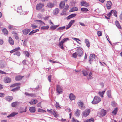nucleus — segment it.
I'll list each match as a JSON object with an SVG mask.
<instances>
[{
	"instance_id": "f257e3e1",
	"label": "nucleus",
	"mask_w": 122,
	"mask_h": 122,
	"mask_svg": "<svg viewBox=\"0 0 122 122\" xmlns=\"http://www.w3.org/2000/svg\"><path fill=\"white\" fill-rule=\"evenodd\" d=\"M101 98L97 96H95L93 100L92 101V103L94 104H97L100 102L101 101Z\"/></svg>"
},
{
	"instance_id": "f03ea898",
	"label": "nucleus",
	"mask_w": 122,
	"mask_h": 122,
	"mask_svg": "<svg viewBox=\"0 0 122 122\" xmlns=\"http://www.w3.org/2000/svg\"><path fill=\"white\" fill-rule=\"evenodd\" d=\"M97 59V56L95 54H91L90 55L89 59V63L91 64L92 62Z\"/></svg>"
},
{
	"instance_id": "7ed1b4c3",
	"label": "nucleus",
	"mask_w": 122,
	"mask_h": 122,
	"mask_svg": "<svg viewBox=\"0 0 122 122\" xmlns=\"http://www.w3.org/2000/svg\"><path fill=\"white\" fill-rule=\"evenodd\" d=\"M90 112V110L89 109H86L82 112V116L84 117H86L89 115Z\"/></svg>"
},
{
	"instance_id": "20e7f679",
	"label": "nucleus",
	"mask_w": 122,
	"mask_h": 122,
	"mask_svg": "<svg viewBox=\"0 0 122 122\" xmlns=\"http://www.w3.org/2000/svg\"><path fill=\"white\" fill-rule=\"evenodd\" d=\"M76 53L77 56L79 57L82 56L83 54V52L80 48L77 49Z\"/></svg>"
},
{
	"instance_id": "39448f33",
	"label": "nucleus",
	"mask_w": 122,
	"mask_h": 122,
	"mask_svg": "<svg viewBox=\"0 0 122 122\" xmlns=\"http://www.w3.org/2000/svg\"><path fill=\"white\" fill-rule=\"evenodd\" d=\"M62 89L59 85L56 86V91L59 94H61L62 92Z\"/></svg>"
},
{
	"instance_id": "423d86ee",
	"label": "nucleus",
	"mask_w": 122,
	"mask_h": 122,
	"mask_svg": "<svg viewBox=\"0 0 122 122\" xmlns=\"http://www.w3.org/2000/svg\"><path fill=\"white\" fill-rule=\"evenodd\" d=\"M5 63L2 60L0 61V68L2 69L5 67Z\"/></svg>"
},
{
	"instance_id": "0eeeda50",
	"label": "nucleus",
	"mask_w": 122,
	"mask_h": 122,
	"mask_svg": "<svg viewBox=\"0 0 122 122\" xmlns=\"http://www.w3.org/2000/svg\"><path fill=\"white\" fill-rule=\"evenodd\" d=\"M44 6L43 4L39 3L37 4L36 6V9L37 10H39Z\"/></svg>"
},
{
	"instance_id": "6e6552de",
	"label": "nucleus",
	"mask_w": 122,
	"mask_h": 122,
	"mask_svg": "<svg viewBox=\"0 0 122 122\" xmlns=\"http://www.w3.org/2000/svg\"><path fill=\"white\" fill-rule=\"evenodd\" d=\"M4 82L6 83H9L11 81V79L8 77H5L4 79Z\"/></svg>"
},
{
	"instance_id": "1a4fd4ad",
	"label": "nucleus",
	"mask_w": 122,
	"mask_h": 122,
	"mask_svg": "<svg viewBox=\"0 0 122 122\" xmlns=\"http://www.w3.org/2000/svg\"><path fill=\"white\" fill-rule=\"evenodd\" d=\"M80 5L81 6L86 7H87L89 6V3L84 1H83L81 2Z\"/></svg>"
},
{
	"instance_id": "9d476101",
	"label": "nucleus",
	"mask_w": 122,
	"mask_h": 122,
	"mask_svg": "<svg viewBox=\"0 0 122 122\" xmlns=\"http://www.w3.org/2000/svg\"><path fill=\"white\" fill-rule=\"evenodd\" d=\"M112 5V3L110 1H107L106 5L108 9H110L111 8V6Z\"/></svg>"
},
{
	"instance_id": "9b49d317",
	"label": "nucleus",
	"mask_w": 122,
	"mask_h": 122,
	"mask_svg": "<svg viewBox=\"0 0 122 122\" xmlns=\"http://www.w3.org/2000/svg\"><path fill=\"white\" fill-rule=\"evenodd\" d=\"M30 29H25L23 31V33L24 35H26L30 31Z\"/></svg>"
},
{
	"instance_id": "f8f14e48",
	"label": "nucleus",
	"mask_w": 122,
	"mask_h": 122,
	"mask_svg": "<svg viewBox=\"0 0 122 122\" xmlns=\"http://www.w3.org/2000/svg\"><path fill=\"white\" fill-rule=\"evenodd\" d=\"M112 13H113V15L115 17H117V12L115 10H112L110 12H109V15H111Z\"/></svg>"
},
{
	"instance_id": "ddd939ff",
	"label": "nucleus",
	"mask_w": 122,
	"mask_h": 122,
	"mask_svg": "<svg viewBox=\"0 0 122 122\" xmlns=\"http://www.w3.org/2000/svg\"><path fill=\"white\" fill-rule=\"evenodd\" d=\"M69 98L71 101H72L74 100L76 98V97L72 93H71L69 96Z\"/></svg>"
},
{
	"instance_id": "4468645a",
	"label": "nucleus",
	"mask_w": 122,
	"mask_h": 122,
	"mask_svg": "<svg viewBox=\"0 0 122 122\" xmlns=\"http://www.w3.org/2000/svg\"><path fill=\"white\" fill-rule=\"evenodd\" d=\"M77 104L79 107H81L82 108H85V107H83L84 104L81 102H78Z\"/></svg>"
},
{
	"instance_id": "2eb2a0df",
	"label": "nucleus",
	"mask_w": 122,
	"mask_h": 122,
	"mask_svg": "<svg viewBox=\"0 0 122 122\" xmlns=\"http://www.w3.org/2000/svg\"><path fill=\"white\" fill-rule=\"evenodd\" d=\"M65 5V2L64 1H61L59 4V7L60 9H62L63 8Z\"/></svg>"
},
{
	"instance_id": "dca6fc26",
	"label": "nucleus",
	"mask_w": 122,
	"mask_h": 122,
	"mask_svg": "<svg viewBox=\"0 0 122 122\" xmlns=\"http://www.w3.org/2000/svg\"><path fill=\"white\" fill-rule=\"evenodd\" d=\"M23 77V76H18L15 77V80L17 81H19L21 80Z\"/></svg>"
},
{
	"instance_id": "f3484780",
	"label": "nucleus",
	"mask_w": 122,
	"mask_h": 122,
	"mask_svg": "<svg viewBox=\"0 0 122 122\" xmlns=\"http://www.w3.org/2000/svg\"><path fill=\"white\" fill-rule=\"evenodd\" d=\"M100 114L101 116L103 117L106 114V110L103 109L101 111L100 113Z\"/></svg>"
},
{
	"instance_id": "a211bd4d",
	"label": "nucleus",
	"mask_w": 122,
	"mask_h": 122,
	"mask_svg": "<svg viewBox=\"0 0 122 122\" xmlns=\"http://www.w3.org/2000/svg\"><path fill=\"white\" fill-rule=\"evenodd\" d=\"M9 43L11 45H13L14 44V42L12 38L10 37H9Z\"/></svg>"
},
{
	"instance_id": "6ab92c4d",
	"label": "nucleus",
	"mask_w": 122,
	"mask_h": 122,
	"mask_svg": "<svg viewBox=\"0 0 122 122\" xmlns=\"http://www.w3.org/2000/svg\"><path fill=\"white\" fill-rule=\"evenodd\" d=\"M76 14H72L70 15L69 16L67 17V20L71 18H72L76 16Z\"/></svg>"
},
{
	"instance_id": "aec40b11",
	"label": "nucleus",
	"mask_w": 122,
	"mask_h": 122,
	"mask_svg": "<svg viewBox=\"0 0 122 122\" xmlns=\"http://www.w3.org/2000/svg\"><path fill=\"white\" fill-rule=\"evenodd\" d=\"M80 114V111L79 110L77 109L75 113V115L77 117H78Z\"/></svg>"
},
{
	"instance_id": "412c9836",
	"label": "nucleus",
	"mask_w": 122,
	"mask_h": 122,
	"mask_svg": "<svg viewBox=\"0 0 122 122\" xmlns=\"http://www.w3.org/2000/svg\"><path fill=\"white\" fill-rule=\"evenodd\" d=\"M92 75V73L91 72H90L89 73V75L87 76V79L89 80L92 79L93 77Z\"/></svg>"
},
{
	"instance_id": "4be33fe9",
	"label": "nucleus",
	"mask_w": 122,
	"mask_h": 122,
	"mask_svg": "<svg viewBox=\"0 0 122 122\" xmlns=\"http://www.w3.org/2000/svg\"><path fill=\"white\" fill-rule=\"evenodd\" d=\"M54 3L49 2L47 4V6L49 8H52L54 7Z\"/></svg>"
},
{
	"instance_id": "5701e85b",
	"label": "nucleus",
	"mask_w": 122,
	"mask_h": 122,
	"mask_svg": "<svg viewBox=\"0 0 122 122\" xmlns=\"http://www.w3.org/2000/svg\"><path fill=\"white\" fill-rule=\"evenodd\" d=\"M59 9L58 8H56L54 10L53 13L55 15H56L59 13Z\"/></svg>"
},
{
	"instance_id": "b1692460",
	"label": "nucleus",
	"mask_w": 122,
	"mask_h": 122,
	"mask_svg": "<svg viewBox=\"0 0 122 122\" xmlns=\"http://www.w3.org/2000/svg\"><path fill=\"white\" fill-rule=\"evenodd\" d=\"M17 114V113L13 112L7 116L8 118L12 117H14L15 115Z\"/></svg>"
},
{
	"instance_id": "393cba45",
	"label": "nucleus",
	"mask_w": 122,
	"mask_h": 122,
	"mask_svg": "<svg viewBox=\"0 0 122 122\" xmlns=\"http://www.w3.org/2000/svg\"><path fill=\"white\" fill-rule=\"evenodd\" d=\"M29 110L31 113H34L35 112V107H30Z\"/></svg>"
},
{
	"instance_id": "a878e982",
	"label": "nucleus",
	"mask_w": 122,
	"mask_h": 122,
	"mask_svg": "<svg viewBox=\"0 0 122 122\" xmlns=\"http://www.w3.org/2000/svg\"><path fill=\"white\" fill-rule=\"evenodd\" d=\"M38 102V101L36 100H32L30 101L29 102V103L32 104H35Z\"/></svg>"
},
{
	"instance_id": "bb28decb",
	"label": "nucleus",
	"mask_w": 122,
	"mask_h": 122,
	"mask_svg": "<svg viewBox=\"0 0 122 122\" xmlns=\"http://www.w3.org/2000/svg\"><path fill=\"white\" fill-rule=\"evenodd\" d=\"M78 10V9L76 7H74L71 9L70 10V12H73L77 11Z\"/></svg>"
},
{
	"instance_id": "cd10ccee",
	"label": "nucleus",
	"mask_w": 122,
	"mask_h": 122,
	"mask_svg": "<svg viewBox=\"0 0 122 122\" xmlns=\"http://www.w3.org/2000/svg\"><path fill=\"white\" fill-rule=\"evenodd\" d=\"M63 43H64L63 42V41H61V42H59L58 45L59 47L63 49L64 48L63 46Z\"/></svg>"
},
{
	"instance_id": "c85d7f7f",
	"label": "nucleus",
	"mask_w": 122,
	"mask_h": 122,
	"mask_svg": "<svg viewBox=\"0 0 122 122\" xmlns=\"http://www.w3.org/2000/svg\"><path fill=\"white\" fill-rule=\"evenodd\" d=\"M59 26V25H52L50 27V29L52 30H54Z\"/></svg>"
},
{
	"instance_id": "c756f323",
	"label": "nucleus",
	"mask_w": 122,
	"mask_h": 122,
	"mask_svg": "<svg viewBox=\"0 0 122 122\" xmlns=\"http://www.w3.org/2000/svg\"><path fill=\"white\" fill-rule=\"evenodd\" d=\"M85 43L86 44V46L88 47H89L90 46V43L89 40L87 39H86L85 40Z\"/></svg>"
},
{
	"instance_id": "7c9ffc66",
	"label": "nucleus",
	"mask_w": 122,
	"mask_h": 122,
	"mask_svg": "<svg viewBox=\"0 0 122 122\" xmlns=\"http://www.w3.org/2000/svg\"><path fill=\"white\" fill-rule=\"evenodd\" d=\"M82 72L84 76H86L89 73V72L85 70H83Z\"/></svg>"
},
{
	"instance_id": "2f4dec72",
	"label": "nucleus",
	"mask_w": 122,
	"mask_h": 122,
	"mask_svg": "<svg viewBox=\"0 0 122 122\" xmlns=\"http://www.w3.org/2000/svg\"><path fill=\"white\" fill-rule=\"evenodd\" d=\"M65 28V26L60 27L57 28L56 29V31L60 32L63 29H64Z\"/></svg>"
},
{
	"instance_id": "473e14b6",
	"label": "nucleus",
	"mask_w": 122,
	"mask_h": 122,
	"mask_svg": "<svg viewBox=\"0 0 122 122\" xmlns=\"http://www.w3.org/2000/svg\"><path fill=\"white\" fill-rule=\"evenodd\" d=\"M6 99L9 101H10L13 99V98L12 97L8 96L5 98Z\"/></svg>"
},
{
	"instance_id": "72a5a7b5",
	"label": "nucleus",
	"mask_w": 122,
	"mask_h": 122,
	"mask_svg": "<svg viewBox=\"0 0 122 122\" xmlns=\"http://www.w3.org/2000/svg\"><path fill=\"white\" fill-rule=\"evenodd\" d=\"M105 92V91H104L102 92H99L98 94L102 97H103V95Z\"/></svg>"
},
{
	"instance_id": "f704fd0d",
	"label": "nucleus",
	"mask_w": 122,
	"mask_h": 122,
	"mask_svg": "<svg viewBox=\"0 0 122 122\" xmlns=\"http://www.w3.org/2000/svg\"><path fill=\"white\" fill-rule=\"evenodd\" d=\"M107 94L109 98H111L112 97L111 96V91L110 90H108L107 91Z\"/></svg>"
},
{
	"instance_id": "c9c22d12",
	"label": "nucleus",
	"mask_w": 122,
	"mask_h": 122,
	"mask_svg": "<svg viewBox=\"0 0 122 122\" xmlns=\"http://www.w3.org/2000/svg\"><path fill=\"white\" fill-rule=\"evenodd\" d=\"M81 11L85 12L88 11H89V10L87 8H83L81 9Z\"/></svg>"
},
{
	"instance_id": "e433bc0d",
	"label": "nucleus",
	"mask_w": 122,
	"mask_h": 122,
	"mask_svg": "<svg viewBox=\"0 0 122 122\" xmlns=\"http://www.w3.org/2000/svg\"><path fill=\"white\" fill-rule=\"evenodd\" d=\"M116 25V26L119 29H120L121 28V26L119 24V23L118 21H116L115 22Z\"/></svg>"
},
{
	"instance_id": "4c0bfd02",
	"label": "nucleus",
	"mask_w": 122,
	"mask_h": 122,
	"mask_svg": "<svg viewBox=\"0 0 122 122\" xmlns=\"http://www.w3.org/2000/svg\"><path fill=\"white\" fill-rule=\"evenodd\" d=\"M2 31L4 34H7L8 33V32L7 29L4 28L2 30Z\"/></svg>"
},
{
	"instance_id": "58836bf2",
	"label": "nucleus",
	"mask_w": 122,
	"mask_h": 122,
	"mask_svg": "<svg viewBox=\"0 0 122 122\" xmlns=\"http://www.w3.org/2000/svg\"><path fill=\"white\" fill-rule=\"evenodd\" d=\"M69 7V6L67 4L66 5L63 9V11L64 12H66V10L68 9Z\"/></svg>"
},
{
	"instance_id": "ea45409f",
	"label": "nucleus",
	"mask_w": 122,
	"mask_h": 122,
	"mask_svg": "<svg viewBox=\"0 0 122 122\" xmlns=\"http://www.w3.org/2000/svg\"><path fill=\"white\" fill-rule=\"evenodd\" d=\"M25 94L27 96H31L32 97L35 96V94H29L27 92H25Z\"/></svg>"
},
{
	"instance_id": "a19ab883",
	"label": "nucleus",
	"mask_w": 122,
	"mask_h": 122,
	"mask_svg": "<svg viewBox=\"0 0 122 122\" xmlns=\"http://www.w3.org/2000/svg\"><path fill=\"white\" fill-rule=\"evenodd\" d=\"M94 119L92 118H91L90 119L87 120L85 121V122H93Z\"/></svg>"
},
{
	"instance_id": "79ce46f5",
	"label": "nucleus",
	"mask_w": 122,
	"mask_h": 122,
	"mask_svg": "<svg viewBox=\"0 0 122 122\" xmlns=\"http://www.w3.org/2000/svg\"><path fill=\"white\" fill-rule=\"evenodd\" d=\"M35 21L38 22V24H44V25H45V23L41 20H36Z\"/></svg>"
},
{
	"instance_id": "37998d69",
	"label": "nucleus",
	"mask_w": 122,
	"mask_h": 122,
	"mask_svg": "<svg viewBox=\"0 0 122 122\" xmlns=\"http://www.w3.org/2000/svg\"><path fill=\"white\" fill-rule=\"evenodd\" d=\"M117 108H115V109L112 112V113L114 115H116L117 112Z\"/></svg>"
},
{
	"instance_id": "c03bdc74",
	"label": "nucleus",
	"mask_w": 122,
	"mask_h": 122,
	"mask_svg": "<svg viewBox=\"0 0 122 122\" xmlns=\"http://www.w3.org/2000/svg\"><path fill=\"white\" fill-rule=\"evenodd\" d=\"M53 112L52 114L53 115L54 117H57L58 116V115L57 114V112L55 111L54 110H53Z\"/></svg>"
},
{
	"instance_id": "a18cd8bd",
	"label": "nucleus",
	"mask_w": 122,
	"mask_h": 122,
	"mask_svg": "<svg viewBox=\"0 0 122 122\" xmlns=\"http://www.w3.org/2000/svg\"><path fill=\"white\" fill-rule=\"evenodd\" d=\"M20 87L18 86L14 89H12L11 90L12 91L14 92H15L19 89Z\"/></svg>"
},
{
	"instance_id": "49530a36",
	"label": "nucleus",
	"mask_w": 122,
	"mask_h": 122,
	"mask_svg": "<svg viewBox=\"0 0 122 122\" xmlns=\"http://www.w3.org/2000/svg\"><path fill=\"white\" fill-rule=\"evenodd\" d=\"M49 27L48 26H43L41 27V30L48 29Z\"/></svg>"
},
{
	"instance_id": "de8ad7c7",
	"label": "nucleus",
	"mask_w": 122,
	"mask_h": 122,
	"mask_svg": "<svg viewBox=\"0 0 122 122\" xmlns=\"http://www.w3.org/2000/svg\"><path fill=\"white\" fill-rule=\"evenodd\" d=\"M38 112H46V111L45 110L40 108L38 109Z\"/></svg>"
},
{
	"instance_id": "09e8293b",
	"label": "nucleus",
	"mask_w": 122,
	"mask_h": 122,
	"mask_svg": "<svg viewBox=\"0 0 122 122\" xmlns=\"http://www.w3.org/2000/svg\"><path fill=\"white\" fill-rule=\"evenodd\" d=\"M17 102H15L12 103L11 104L12 107H15L17 105Z\"/></svg>"
},
{
	"instance_id": "8fccbe9b",
	"label": "nucleus",
	"mask_w": 122,
	"mask_h": 122,
	"mask_svg": "<svg viewBox=\"0 0 122 122\" xmlns=\"http://www.w3.org/2000/svg\"><path fill=\"white\" fill-rule=\"evenodd\" d=\"M56 104H55V106L57 108H61V107L59 106V103L56 102Z\"/></svg>"
},
{
	"instance_id": "3c124183",
	"label": "nucleus",
	"mask_w": 122,
	"mask_h": 122,
	"mask_svg": "<svg viewBox=\"0 0 122 122\" xmlns=\"http://www.w3.org/2000/svg\"><path fill=\"white\" fill-rule=\"evenodd\" d=\"M69 39L68 38H65L63 39L62 41L64 43L67 41V40H68Z\"/></svg>"
},
{
	"instance_id": "603ef678",
	"label": "nucleus",
	"mask_w": 122,
	"mask_h": 122,
	"mask_svg": "<svg viewBox=\"0 0 122 122\" xmlns=\"http://www.w3.org/2000/svg\"><path fill=\"white\" fill-rule=\"evenodd\" d=\"M77 56V55L76 52L73 53L72 55V57L75 58H76Z\"/></svg>"
},
{
	"instance_id": "864d4df0",
	"label": "nucleus",
	"mask_w": 122,
	"mask_h": 122,
	"mask_svg": "<svg viewBox=\"0 0 122 122\" xmlns=\"http://www.w3.org/2000/svg\"><path fill=\"white\" fill-rule=\"evenodd\" d=\"M14 55H16L17 56H20V52L19 51H17L15 53H14Z\"/></svg>"
},
{
	"instance_id": "5fc2aeb1",
	"label": "nucleus",
	"mask_w": 122,
	"mask_h": 122,
	"mask_svg": "<svg viewBox=\"0 0 122 122\" xmlns=\"http://www.w3.org/2000/svg\"><path fill=\"white\" fill-rule=\"evenodd\" d=\"M31 26L33 29L36 28L37 27V26L36 25L33 24H31Z\"/></svg>"
},
{
	"instance_id": "6e6d98bb",
	"label": "nucleus",
	"mask_w": 122,
	"mask_h": 122,
	"mask_svg": "<svg viewBox=\"0 0 122 122\" xmlns=\"http://www.w3.org/2000/svg\"><path fill=\"white\" fill-rule=\"evenodd\" d=\"M20 83H15L12 85V86H18L20 85Z\"/></svg>"
},
{
	"instance_id": "4d7b16f0",
	"label": "nucleus",
	"mask_w": 122,
	"mask_h": 122,
	"mask_svg": "<svg viewBox=\"0 0 122 122\" xmlns=\"http://www.w3.org/2000/svg\"><path fill=\"white\" fill-rule=\"evenodd\" d=\"M73 122H80L76 119L74 118L73 117L72 119Z\"/></svg>"
},
{
	"instance_id": "13d9d810",
	"label": "nucleus",
	"mask_w": 122,
	"mask_h": 122,
	"mask_svg": "<svg viewBox=\"0 0 122 122\" xmlns=\"http://www.w3.org/2000/svg\"><path fill=\"white\" fill-rule=\"evenodd\" d=\"M36 32H35L34 30H33L31 31L29 34V35H32V34L36 33Z\"/></svg>"
},
{
	"instance_id": "bf43d9fd",
	"label": "nucleus",
	"mask_w": 122,
	"mask_h": 122,
	"mask_svg": "<svg viewBox=\"0 0 122 122\" xmlns=\"http://www.w3.org/2000/svg\"><path fill=\"white\" fill-rule=\"evenodd\" d=\"M14 36L16 39L17 40L18 39V37L17 36V34L16 33H15L14 34Z\"/></svg>"
},
{
	"instance_id": "052dcab7",
	"label": "nucleus",
	"mask_w": 122,
	"mask_h": 122,
	"mask_svg": "<svg viewBox=\"0 0 122 122\" xmlns=\"http://www.w3.org/2000/svg\"><path fill=\"white\" fill-rule=\"evenodd\" d=\"M51 75H49L48 76V80L50 82H51Z\"/></svg>"
},
{
	"instance_id": "680f3d73",
	"label": "nucleus",
	"mask_w": 122,
	"mask_h": 122,
	"mask_svg": "<svg viewBox=\"0 0 122 122\" xmlns=\"http://www.w3.org/2000/svg\"><path fill=\"white\" fill-rule=\"evenodd\" d=\"M54 110H53L52 109H51V110H47V111L49 113H52L53 112Z\"/></svg>"
},
{
	"instance_id": "e2e57ef3",
	"label": "nucleus",
	"mask_w": 122,
	"mask_h": 122,
	"mask_svg": "<svg viewBox=\"0 0 122 122\" xmlns=\"http://www.w3.org/2000/svg\"><path fill=\"white\" fill-rule=\"evenodd\" d=\"M5 94L3 93H0V97H4L5 96Z\"/></svg>"
},
{
	"instance_id": "0e129e2a",
	"label": "nucleus",
	"mask_w": 122,
	"mask_h": 122,
	"mask_svg": "<svg viewBox=\"0 0 122 122\" xmlns=\"http://www.w3.org/2000/svg\"><path fill=\"white\" fill-rule=\"evenodd\" d=\"M75 21V20H71L69 23L71 25H72V24Z\"/></svg>"
},
{
	"instance_id": "69168bd1",
	"label": "nucleus",
	"mask_w": 122,
	"mask_h": 122,
	"mask_svg": "<svg viewBox=\"0 0 122 122\" xmlns=\"http://www.w3.org/2000/svg\"><path fill=\"white\" fill-rule=\"evenodd\" d=\"M26 111V109H24V110H21L20 109L19 111V112L20 113H22L23 112H25Z\"/></svg>"
},
{
	"instance_id": "338daca9",
	"label": "nucleus",
	"mask_w": 122,
	"mask_h": 122,
	"mask_svg": "<svg viewBox=\"0 0 122 122\" xmlns=\"http://www.w3.org/2000/svg\"><path fill=\"white\" fill-rule=\"evenodd\" d=\"M97 34L99 36H100L102 35V33L100 31H98L97 33Z\"/></svg>"
},
{
	"instance_id": "774afa93",
	"label": "nucleus",
	"mask_w": 122,
	"mask_h": 122,
	"mask_svg": "<svg viewBox=\"0 0 122 122\" xmlns=\"http://www.w3.org/2000/svg\"><path fill=\"white\" fill-rule=\"evenodd\" d=\"M4 41L3 39H0V45L3 44Z\"/></svg>"
}]
</instances>
